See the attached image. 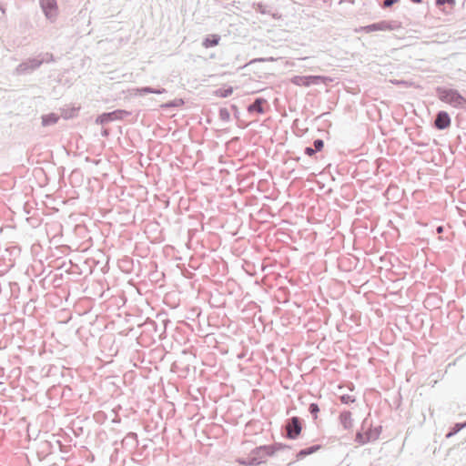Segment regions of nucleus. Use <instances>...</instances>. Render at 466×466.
Wrapping results in <instances>:
<instances>
[{"label":"nucleus","instance_id":"nucleus-1","mask_svg":"<svg viewBox=\"0 0 466 466\" xmlns=\"http://www.w3.org/2000/svg\"><path fill=\"white\" fill-rule=\"evenodd\" d=\"M293 447L282 442H274L269 445L255 447L248 454L249 466H258L267 461L268 457L274 456L278 451L291 450Z\"/></svg>","mask_w":466,"mask_h":466},{"label":"nucleus","instance_id":"nucleus-2","mask_svg":"<svg viewBox=\"0 0 466 466\" xmlns=\"http://www.w3.org/2000/svg\"><path fill=\"white\" fill-rule=\"evenodd\" d=\"M435 93L441 102L455 108H462L466 104V98L457 89L439 86L435 88Z\"/></svg>","mask_w":466,"mask_h":466},{"label":"nucleus","instance_id":"nucleus-3","mask_svg":"<svg viewBox=\"0 0 466 466\" xmlns=\"http://www.w3.org/2000/svg\"><path fill=\"white\" fill-rule=\"evenodd\" d=\"M305 426V420L298 416L286 420L281 427V435L285 439L297 440Z\"/></svg>","mask_w":466,"mask_h":466},{"label":"nucleus","instance_id":"nucleus-4","mask_svg":"<svg viewBox=\"0 0 466 466\" xmlns=\"http://www.w3.org/2000/svg\"><path fill=\"white\" fill-rule=\"evenodd\" d=\"M368 419L365 418L361 423L360 430L356 431L354 441L360 445H365L369 442L375 441L380 438L382 431V426L370 427L365 431Z\"/></svg>","mask_w":466,"mask_h":466},{"label":"nucleus","instance_id":"nucleus-5","mask_svg":"<svg viewBox=\"0 0 466 466\" xmlns=\"http://www.w3.org/2000/svg\"><path fill=\"white\" fill-rule=\"evenodd\" d=\"M401 27L397 20H380L364 26H360L357 32L372 33L377 31H394Z\"/></svg>","mask_w":466,"mask_h":466},{"label":"nucleus","instance_id":"nucleus-6","mask_svg":"<svg viewBox=\"0 0 466 466\" xmlns=\"http://www.w3.org/2000/svg\"><path fill=\"white\" fill-rule=\"evenodd\" d=\"M130 115L131 112L127 111L125 109H116L110 112H104L98 115L96 117L95 123L97 125L104 126L116 120H123Z\"/></svg>","mask_w":466,"mask_h":466},{"label":"nucleus","instance_id":"nucleus-7","mask_svg":"<svg viewBox=\"0 0 466 466\" xmlns=\"http://www.w3.org/2000/svg\"><path fill=\"white\" fill-rule=\"evenodd\" d=\"M327 76H315V75H308V76H294L291 77L290 82L299 86H310L319 85L323 83Z\"/></svg>","mask_w":466,"mask_h":466},{"label":"nucleus","instance_id":"nucleus-8","mask_svg":"<svg viewBox=\"0 0 466 466\" xmlns=\"http://www.w3.org/2000/svg\"><path fill=\"white\" fill-rule=\"evenodd\" d=\"M40 7L46 18L55 23L58 16V5L56 0H39Z\"/></svg>","mask_w":466,"mask_h":466},{"label":"nucleus","instance_id":"nucleus-9","mask_svg":"<svg viewBox=\"0 0 466 466\" xmlns=\"http://www.w3.org/2000/svg\"><path fill=\"white\" fill-rule=\"evenodd\" d=\"M41 66V62H38L36 56L27 58L22 61L15 70L17 76L31 75L34 71Z\"/></svg>","mask_w":466,"mask_h":466},{"label":"nucleus","instance_id":"nucleus-10","mask_svg":"<svg viewBox=\"0 0 466 466\" xmlns=\"http://www.w3.org/2000/svg\"><path fill=\"white\" fill-rule=\"evenodd\" d=\"M322 448H323V446L321 444H313V445H310L309 447L300 449L299 451H297L294 454V460L291 461L290 462H289L287 464V466H291L295 462L305 459L307 456H309V455H312V454L318 452Z\"/></svg>","mask_w":466,"mask_h":466},{"label":"nucleus","instance_id":"nucleus-11","mask_svg":"<svg viewBox=\"0 0 466 466\" xmlns=\"http://www.w3.org/2000/svg\"><path fill=\"white\" fill-rule=\"evenodd\" d=\"M451 124V118L448 112L441 110L436 114L433 127L437 130H445L450 127Z\"/></svg>","mask_w":466,"mask_h":466},{"label":"nucleus","instance_id":"nucleus-12","mask_svg":"<svg viewBox=\"0 0 466 466\" xmlns=\"http://www.w3.org/2000/svg\"><path fill=\"white\" fill-rule=\"evenodd\" d=\"M265 105L268 106L267 100L264 97L258 96L248 106L247 109L249 114L262 115L266 112Z\"/></svg>","mask_w":466,"mask_h":466},{"label":"nucleus","instance_id":"nucleus-13","mask_svg":"<svg viewBox=\"0 0 466 466\" xmlns=\"http://www.w3.org/2000/svg\"><path fill=\"white\" fill-rule=\"evenodd\" d=\"M121 448L131 451L136 449L138 445V438L136 432H128L123 440L120 441Z\"/></svg>","mask_w":466,"mask_h":466},{"label":"nucleus","instance_id":"nucleus-14","mask_svg":"<svg viewBox=\"0 0 466 466\" xmlns=\"http://www.w3.org/2000/svg\"><path fill=\"white\" fill-rule=\"evenodd\" d=\"M339 420L344 430L350 431L353 427L352 414L350 410H345L339 415Z\"/></svg>","mask_w":466,"mask_h":466},{"label":"nucleus","instance_id":"nucleus-15","mask_svg":"<svg viewBox=\"0 0 466 466\" xmlns=\"http://www.w3.org/2000/svg\"><path fill=\"white\" fill-rule=\"evenodd\" d=\"M220 40L221 36L218 34L207 35L202 40V46L205 48L217 46Z\"/></svg>","mask_w":466,"mask_h":466},{"label":"nucleus","instance_id":"nucleus-16","mask_svg":"<svg viewBox=\"0 0 466 466\" xmlns=\"http://www.w3.org/2000/svg\"><path fill=\"white\" fill-rule=\"evenodd\" d=\"M41 124L43 127H49L55 125L59 120V116L56 113H48L41 116Z\"/></svg>","mask_w":466,"mask_h":466},{"label":"nucleus","instance_id":"nucleus-17","mask_svg":"<svg viewBox=\"0 0 466 466\" xmlns=\"http://www.w3.org/2000/svg\"><path fill=\"white\" fill-rule=\"evenodd\" d=\"M466 428V420L462 422H456L451 426L445 435V438L450 439L459 433L461 430Z\"/></svg>","mask_w":466,"mask_h":466},{"label":"nucleus","instance_id":"nucleus-18","mask_svg":"<svg viewBox=\"0 0 466 466\" xmlns=\"http://www.w3.org/2000/svg\"><path fill=\"white\" fill-rule=\"evenodd\" d=\"M233 91H234L233 86L225 85V86L216 89L213 93L218 97L225 98V97L230 96L232 95Z\"/></svg>","mask_w":466,"mask_h":466},{"label":"nucleus","instance_id":"nucleus-19","mask_svg":"<svg viewBox=\"0 0 466 466\" xmlns=\"http://www.w3.org/2000/svg\"><path fill=\"white\" fill-rule=\"evenodd\" d=\"M185 104L182 98H175L173 100L163 103L160 107L164 110H168L171 108H177L182 106Z\"/></svg>","mask_w":466,"mask_h":466},{"label":"nucleus","instance_id":"nucleus-20","mask_svg":"<svg viewBox=\"0 0 466 466\" xmlns=\"http://www.w3.org/2000/svg\"><path fill=\"white\" fill-rule=\"evenodd\" d=\"M79 108L78 107H66L61 109V116L64 119H72L76 117L78 114Z\"/></svg>","mask_w":466,"mask_h":466},{"label":"nucleus","instance_id":"nucleus-21","mask_svg":"<svg viewBox=\"0 0 466 466\" xmlns=\"http://www.w3.org/2000/svg\"><path fill=\"white\" fill-rule=\"evenodd\" d=\"M36 58L38 59V62H41V66L43 64H48L56 61L54 55L48 52L39 54Z\"/></svg>","mask_w":466,"mask_h":466},{"label":"nucleus","instance_id":"nucleus-22","mask_svg":"<svg viewBox=\"0 0 466 466\" xmlns=\"http://www.w3.org/2000/svg\"><path fill=\"white\" fill-rule=\"evenodd\" d=\"M119 448L115 447L113 453L110 455V463L113 466H123L125 460L118 461Z\"/></svg>","mask_w":466,"mask_h":466},{"label":"nucleus","instance_id":"nucleus-23","mask_svg":"<svg viewBox=\"0 0 466 466\" xmlns=\"http://www.w3.org/2000/svg\"><path fill=\"white\" fill-rule=\"evenodd\" d=\"M309 414L311 415L312 417V420H316L318 419V415L319 413V406L318 403L316 402H312L309 405V409H308Z\"/></svg>","mask_w":466,"mask_h":466},{"label":"nucleus","instance_id":"nucleus-24","mask_svg":"<svg viewBox=\"0 0 466 466\" xmlns=\"http://www.w3.org/2000/svg\"><path fill=\"white\" fill-rule=\"evenodd\" d=\"M219 119L223 122H228L230 120V112L227 107H220L218 110Z\"/></svg>","mask_w":466,"mask_h":466},{"label":"nucleus","instance_id":"nucleus-25","mask_svg":"<svg viewBox=\"0 0 466 466\" xmlns=\"http://www.w3.org/2000/svg\"><path fill=\"white\" fill-rule=\"evenodd\" d=\"M340 402L345 405H350L356 401V398L350 394H342L339 397Z\"/></svg>","mask_w":466,"mask_h":466},{"label":"nucleus","instance_id":"nucleus-26","mask_svg":"<svg viewBox=\"0 0 466 466\" xmlns=\"http://www.w3.org/2000/svg\"><path fill=\"white\" fill-rule=\"evenodd\" d=\"M152 93H153L152 86H141V87H137L136 89V95L141 96H144L146 95L152 94Z\"/></svg>","mask_w":466,"mask_h":466},{"label":"nucleus","instance_id":"nucleus-27","mask_svg":"<svg viewBox=\"0 0 466 466\" xmlns=\"http://www.w3.org/2000/svg\"><path fill=\"white\" fill-rule=\"evenodd\" d=\"M377 1H378L379 5L381 8H390L393 5L400 3V0H377Z\"/></svg>","mask_w":466,"mask_h":466},{"label":"nucleus","instance_id":"nucleus-28","mask_svg":"<svg viewBox=\"0 0 466 466\" xmlns=\"http://www.w3.org/2000/svg\"><path fill=\"white\" fill-rule=\"evenodd\" d=\"M455 0H435V5L439 8L445 5H448L451 8H452L455 5Z\"/></svg>","mask_w":466,"mask_h":466},{"label":"nucleus","instance_id":"nucleus-29","mask_svg":"<svg viewBox=\"0 0 466 466\" xmlns=\"http://www.w3.org/2000/svg\"><path fill=\"white\" fill-rule=\"evenodd\" d=\"M316 152H320L324 147V141L321 138H317L313 141V147H312Z\"/></svg>","mask_w":466,"mask_h":466},{"label":"nucleus","instance_id":"nucleus-30","mask_svg":"<svg viewBox=\"0 0 466 466\" xmlns=\"http://www.w3.org/2000/svg\"><path fill=\"white\" fill-rule=\"evenodd\" d=\"M255 10L258 13H260L262 15H266L268 13V6L262 3H258L255 6Z\"/></svg>","mask_w":466,"mask_h":466},{"label":"nucleus","instance_id":"nucleus-31","mask_svg":"<svg viewBox=\"0 0 466 466\" xmlns=\"http://www.w3.org/2000/svg\"><path fill=\"white\" fill-rule=\"evenodd\" d=\"M140 327L142 326H149L150 328H152L155 331H157V324L156 321L152 320V319H147L142 325H139Z\"/></svg>","mask_w":466,"mask_h":466},{"label":"nucleus","instance_id":"nucleus-32","mask_svg":"<svg viewBox=\"0 0 466 466\" xmlns=\"http://www.w3.org/2000/svg\"><path fill=\"white\" fill-rule=\"evenodd\" d=\"M316 153V150L312 147H306L304 148V154L308 157H313Z\"/></svg>","mask_w":466,"mask_h":466},{"label":"nucleus","instance_id":"nucleus-33","mask_svg":"<svg viewBox=\"0 0 466 466\" xmlns=\"http://www.w3.org/2000/svg\"><path fill=\"white\" fill-rule=\"evenodd\" d=\"M231 107V110L233 111V115H234V117L238 119L239 118V111H238V108L236 105L232 104L230 106Z\"/></svg>","mask_w":466,"mask_h":466},{"label":"nucleus","instance_id":"nucleus-34","mask_svg":"<svg viewBox=\"0 0 466 466\" xmlns=\"http://www.w3.org/2000/svg\"><path fill=\"white\" fill-rule=\"evenodd\" d=\"M411 142L413 145L415 146H418V147H428L429 143L427 142H423V141H415L413 139H411Z\"/></svg>","mask_w":466,"mask_h":466},{"label":"nucleus","instance_id":"nucleus-35","mask_svg":"<svg viewBox=\"0 0 466 466\" xmlns=\"http://www.w3.org/2000/svg\"><path fill=\"white\" fill-rule=\"evenodd\" d=\"M167 90L163 87H153V93L152 94H157V95H160V94H164L166 93Z\"/></svg>","mask_w":466,"mask_h":466},{"label":"nucleus","instance_id":"nucleus-36","mask_svg":"<svg viewBox=\"0 0 466 466\" xmlns=\"http://www.w3.org/2000/svg\"><path fill=\"white\" fill-rule=\"evenodd\" d=\"M401 394L399 392L397 397H396V400L394 401L395 405H396V409H399L400 404H401Z\"/></svg>","mask_w":466,"mask_h":466},{"label":"nucleus","instance_id":"nucleus-37","mask_svg":"<svg viewBox=\"0 0 466 466\" xmlns=\"http://www.w3.org/2000/svg\"><path fill=\"white\" fill-rule=\"evenodd\" d=\"M238 461L241 465L249 466V464L248 463V456L246 457V458H241V459L238 460Z\"/></svg>","mask_w":466,"mask_h":466},{"label":"nucleus","instance_id":"nucleus-38","mask_svg":"<svg viewBox=\"0 0 466 466\" xmlns=\"http://www.w3.org/2000/svg\"><path fill=\"white\" fill-rule=\"evenodd\" d=\"M269 61V60H273L272 57L270 58H256L254 60L251 61V63H255V62H264V61Z\"/></svg>","mask_w":466,"mask_h":466},{"label":"nucleus","instance_id":"nucleus-39","mask_svg":"<svg viewBox=\"0 0 466 466\" xmlns=\"http://www.w3.org/2000/svg\"><path fill=\"white\" fill-rule=\"evenodd\" d=\"M101 135H102V137H107L109 136V130H108V129H106V128H103V129L101 130Z\"/></svg>","mask_w":466,"mask_h":466},{"label":"nucleus","instance_id":"nucleus-40","mask_svg":"<svg viewBox=\"0 0 466 466\" xmlns=\"http://www.w3.org/2000/svg\"><path fill=\"white\" fill-rule=\"evenodd\" d=\"M413 4H424L423 0H410Z\"/></svg>","mask_w":466,"mask_h":466},{"label":"nucleus","instance_id":"nucleus-41","mask_svg":"<svg viewBox=\"0 0 466 466\" xmlns=\"http://www.w3.org/2000/svg\"><path fill=\"white\" fill-rule=\"evenodd\" d=\"M436 231L438 233H442L443 232V227L442 226H439L437 228H436Z\"/></svg>","mask_w":466,"mask_h":466},{"label":"nucleus","instance_id":"nucleus-42","mask_svg":"<svg viewBox=\"0 0 466 466\" xmlns=\"http://www.w3.org/2000/svg\"><path fill=\"white\" fill-rule=\"evenodd\" d=\"M300 159H301V157H296L294 158V160H296L297 162H299Z\"/></svg>","mask_w":466,"mask_h":466},{"label":"nucleus","instance_id":"nucleus-43","mask_svg":"<svg viewBox=\"0 0 466 466\" xmlns=\"http://www.w3.org/2000/svg\"><path fill=\"white\" fill-rule=\"evenodd\" d=\"M0 10L2 11L3 14H5V9L2 8L1 6H0Z\"/></svg>","mask_w":466,"mask_h":466},{"label":"nucleus","instance_id":"nucleus-44","mask_svg":"<svg viewBox=\"0 0 466 466\" xmlns=\"http://www.w3.org/2000/svg\"><path fill=\"white\" fill-rule=\"evenodd\" d=\"M114 445H115V446L118 445V442H117V441H115V442H114Z\"/></svg>","mask_w":466,"mask_h":466},{"label":"nucleus","instance_id":"nucleus-45","mask_svg":"<svg viewBox=\"0 0 466 466\" xmlns=\"http://www.w3.org/2000/svg\"><path fill=\"white\" fill-rule=\"evenodd\" d=\"M462 108L466 109V104H465V106Z\"/></svg>","mask_w":466,"mask_h":466}]
</instances>
